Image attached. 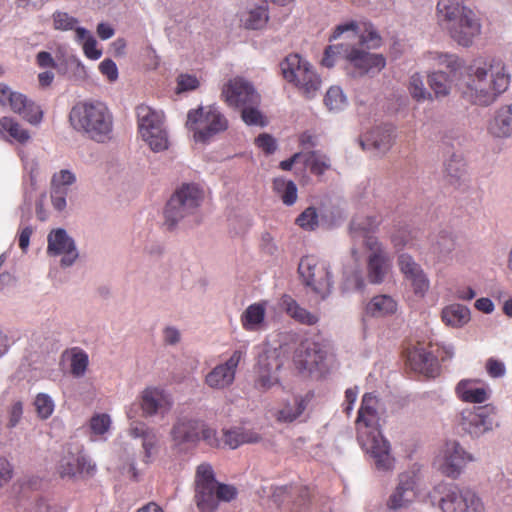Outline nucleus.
I'll return each mask as SVG.
<instances>
[{
  "label": "nucleus",
  "instance_id": "obj_56",
  "mask_svg": "<svg viewBox=\"0 0 512 512\" xmlns=\"http://www.w3.org/2000/svg\"><path fill=\"white\" fill-rule=\"evenodd\" d=\"M255 144L258 148H260L266 154L274 153L277 148L275 139L267 133L260 134L255 139Z\"/></svg>",
  "mask_w": 512,
  "mask_h": 512
},
{
  "label": "nucleus",
  "instance_id": "obj_11",
  "mask_svg": "<svg viewBox=\"0 0 512 512\" xmlns=\"http://www.w3.org/2000/svg\"><path fill=\"white\" fill-rule=\"evenodd\" d=\"M203 198L202 191L194 184H185L167 202L165 223L172 229L178 221L193 214Z\"/></svg>",
  "mask_w": 512,
  "mask_h": 512
},
{
  "label": "nucleus",
  "instance_id": "obj_44",
  "mask_svg": "<svg viewBox=\"0 0 512 512\" xmlns=\"http://www.w3.org/2000/svg\"><path fill=\"white\" fill-rule=\"evenodd\" d=\"M324 103L330 111H340L347 105V98L339 86H332L326 92Z\"/></svg>",
  "mask_w": 512,
  "mask_h": 512
},
{
  "label": "nucleus",
  "instance_id": "obj_47",
  "mask_svg": "<svg viewBox=\"0 0 512 512\" xmlns=\"http://www.w3.org/2000/svg\"><path fill=\"white\" fill-rule=\"evenodd\" d=\"M391 241L397 250L414 245V237L412 229L403 226L399 227L391 236Z\"/></svg>",
  "mask_w": 512,
  "mask_h": 512
},
{
  "label": "nucleus",
  "instance_id": "obj_51",
  "mask_svg": "<svg viewBox=\"0 0 512 512\" xmlns=\"http://www.w3.org/2000/svg\"><path fill=\"white\" fill-rule=\"evenodd\" d=\"M487 374L494 379L503 378L506 375L505 363L496 358H488L485 363Z\"/></svg>",
  "mask_w": 512,
  "mask_h": 512
},
{
  "label": "nucleus",
  "instance_id": "obj_42",
  "mask_svg": "<svg viewBox=\"0 0 512 512\" xmlns=\"http://www.w3.org/2000/svg\"><path fill=\"white\" fill-rule=\"evenodd\" d=\"M274 190L280 194L284 204L290 206L293 205L297 200V187L291 180L286 181L281 178L274 180Z\"/></svg>",
  "mask_w": 512,
  "mask_h": 512
},
{
  "label": "nucleus",
  "instance_id": "obj_27",
  "mask_svg": "<svg viewBox=\"0 0 512 512\" xmlns=\"http://www.w3.org/2000/svg\"><path fill=\"white\" fill-rule=\"evenodd\" d=\"M201 421L192 419L179 420L171 430V437L176 446L196 444L200 441Z\"/></svg>",
  "mask_w": 512,
  "mask_h": 512
},
{
  "label": "nucleus",
  "instance_id": "obj_59",
  "mask_svg": "<svg viewBox=\"0 0 512 512\" xmlns=\"http://www.w3.org/2000/svg\"><path fill=\"white\" fill-rule=\"evenodd\" d=\"M205 441L209 446L212 447H219L220 446V440L218 439L216 435V431L210 427H207L202 421H201V429H200V440Z\"/></svg>",
  "mask_w": 512,
  "mask_h": 512
},
{
  "label": "nucleus",
  "instance_id": "obj_55",
  "mask_svg": "<svg viewBox=\"0 0 512 512\" xmlns=\"http://www.w3.org/2000/svg\"><path fill=\"white\" fill-rule=\"evenodd\" d=\"M99 71L108 79L109 82H115L118 79V68L112 59H104L99 64Z\"/></svg>",
  "mask_w": 512,
  "mask_h": 512
},
{
  "label": "nucleus",
  "instance_id": "obj_34",
  "mask_svg": "<svg viewBox=\"0 0 512 512\" xmlns=\"http://www.w3.org/2000/svg\"><path fill=\"white\" fill-rule=\"evenodd\" d=\"M260 440L261 436L252 430L234 428L223 432V442L231 449H235L245 443H257Z\"/></svg>",
  "mask_w": 512,
  "mask_h": 512
},
{
  "label": "nucleus",
  "instance_id": "obj_16",
  "mask_svg": "<svg viewBox=\"0 0 512 512\" xmlns=\"http://www.w3.org/2000/svg\"><path fill=\"white\" fill-rule=\"evenodd\" d=\"M221 97L232 108L260 104L261 98L254 86L242 77L230 79L222 87Z\"/></svg>",
  "mask_w": 512,
  "mask_h": 512
},
{
  "label": "nucleus",
  "instance_id": "obj_3",
  "mask_svg": "<svg viewBox=\"0 0 512 512\" xmlns=\"http://www.w3.org/2000/svg\"><path fill=\"white\" fill-rule=\"evenodd\" d=\"M378 405L376 395H363L355 421L356 439L361 448L374 459L378 470L389 471L394 467V458L390 443L382 434Z\"/></svg>",
  "mask_w": 512,
  "mask_h": 512
},
{
  "label": "nucleus",
  "instance_id": "obj_60",
  "mask_svg": "<svg viewBox=\"0 0 512 512\" xmlns=\"http://www.w3.org/2000/svg\"><path fill=\"white\" fill-rule=\"evenodd\" d=\"M13 477V467L11 463L0 455V488L7 484Z\"/></svg>",
  "mask_w": 512,
  "mask_h": 512
},
{
  "label": "nucleus",
  "instance_id": "obj_43",
  "mask_svg": "<svg viewBox=\"0 0 512 512\" xmlns=\"http://www.w3.org/2000/svg\"><path fill=\"white\" fill-rule=\"evenodd\" d=\"M141 136L143 140L149 145V147L155 152L164 151L168 148V136L164 127L149 131L147 132V135Z\"/></svg>",
  "mask_w": 512,
  "mask_h": 512
},
{
  "label": "nucleus",
  "instance_id": "obj_63",
  "mask_svg": "<svg viewBox=\"0 0 512 512\" xmlns=\"http://www.w3.org/2000/svg\"><path fill=\"white\" fill-rule=\"evenodd\" d=\"M476 296L475 290L470 286H459L455 290V297L460 300H472Z\"/></svg>",
  "mask_w": 512,
  "mask_h": 512
},
{
  "label": "nucleus",
  "instance_id": "obj_4",
  "mask_svg": "<svg viewBox=\"0 0 512 512\" xmlns=\"http://www.w3.org/2000/svg\"><path fill=\"white\" fill-rule=\"evenodd\" d=\"M436 10L439 25L459 46H472L481 34L480 18L463 0H439Z\"/></svg>",
  "mask_w": 512,
  "mask_h": 512
},
{
  "label": "nucleus",
  "instance_id": "obj_46",
  "mask_svg": "<svg viewBox=\"0 0 512 512\" xmlns=\"http://www.w3.org/2000/svg\"><path fill=\"white\" fill-rule=\"evenodd\" d=\"M53 28L59 31H71L79 28L78 19L69 15L67 12L55 11L52 14Z\"/></svg>",
  "mask_w": 512,
  "mask_h": 512
},
{
  "label": "nucleus",
  "instance_id": "obj_7",
  "mask_svg": "<svg viewBox=\"0 0 512 512\" xmlns=\"http://www.w3.org/2000/svg\"><path fill=\"white\" fill-rule=\"evenodd\" d=\"M237 496V489L218 483L213 468L208 463L200 464L195 473V502L201 512H214L219 501L229 502Z\"/></svg>",
  "mask_w": 512,
  "mask_h": 512
},
{
  "label": "nucleus",
  "instance_id": "obj_14",
  "mask_svg": "<svg viewBox=\"0 0 512 512\" xmlns=\"http://www.w3.org/2000/svg\"><path fill=\"white\" fill-rule=\"evenodd\" d=\"M497 408L492 404L466 409L461 413L462 429L473 437H480L499 426Z\"/></svg>",
  "mask_w": 512,
  "mask_h": 512
},
{
  "label": "nucleus",
  "instance_id": "obj_8",
  "mask_svg": "<svg viewBox=\"0 0 512 512\" xmlns=\"http://www.w3.org/2000/svg\"><path fill=\"white\" fill-rule=\"evenodd\" d=\"M280 67L284 79L293 83L306 98H312L319 90L320 77L313 66L299 54H289Z\"/></svg>",
  "mask_w": 512,
  "mask_h": 512
},
{
  "label": "nucleus",
  "instance_id": "obj_9",
  "mask_svg": "<svg viewBox=\"0 0 512 512\" xmlns=\"http://www.w3.org/2000/svg\"><path fill=\"white\" fill-rule=\"evenodd\" d=\"M186 126L196 142L207 143L228 128V121L214 106L199 107L188 112Z\"/></svg>",
  "mask_w": 512,
  "mask_h": 512
},
{
  "label": "nucleus",
  "instance_id": "obj_2",
  "mask_svg": "<svg viewBox=\"0 0 512 512\" xmlns=\"http://www.w3.org/2000/svg\"><path fill=\"white\" fill-rule=\"evenodd\" d=\"M337 39L342 41L325 48L323 66L331 68L337 59H343L354 77L379 73L385 67L386 59L382 54L367 51L382 45V38L372 23L349 21L337 25L329 40Z\"/></svg>",
  "mask_w": 512,
  "mask_h": 512
},
{
  "label": "nucleus",
  "instance_id": "obj_12",
  "mask_svg": "<svg viewBox=\"0 0 512 512\" xmlns=\"http://www.w3.org/2000/svg\"><path fill=\"white\" fill-rule=\"evenodd\" d=\"M298 271L304 284L320 300H324L330 294L332 281L325 262L314 256H306L301 259Z\"/></svg>",
  "mask_w": 512,
  "mask_h": 512
},
{
  "label": "nucleus",
  "instance_id": "obj_21",
  "mask_svg": "<svg viewBox=\"0 0 512 512\" xmlns=\"http://www.w3.org/2000/svg\"><path fill=\"white\" fill-rule=\"evenodd\" d=\"M47 252L53 256L63 255L62 266L72 265L78 257L74 241L64 229L54 230L48 235Z\"/></svg>",
  "mask_w": 512,
  "mask_h": 512
},
{
  "label": "nucleus",
  "instance_id": "obj_17",
  "mask_svg": "<svg viewBox=\"0 0 512 512\" xmlns=\"http://www.w3.org/2000/svg\"><path fill=\"white\" fill-rule=\"evenodd\" d=\"M365 245L371 251L367 259L368 281L381 284L391 269V259L376 238L368 237Z\"/></svg>",
  "mask_w": 512,
  "mask_h": 512
},
{
  "label": "nucleus",
  "instance_id": "obj_64",
  "mask_svg": "<svg viewBox=\"0 0 512 512\" xmlns=\"http://www.w3.org/2000/svg\"><path fill=\"white\" fill-rule=\"evenodd\" d=\"M64 194H65L64 191L57 190V189H52V192H51V199H52L53 206L59 211L64 209L66 206V199H65Z\"/></svg>",
  "mask_w": 512,
  "mask_h": 512
},
{
  "label": "nucleus",
  "instance_id": "obj_5",
  "mask_svg": "<svg viewBox=\"0 0 512 512\" xmlns=\"http://www.w3.org/2000/svg\"><path fill=\"white\" fill-rule=\"evenodd\" d=\"M72 128L88 138L104 143L111 139L113 115L107 105L98 100H83L75 103L69 112Z\"/></svg>",
  "mask_w": 512,
  "mask_h": 512
},
{
  "label": "nucleus",
  "instance_id": "obj_45",
  "mask_svg": "<svg viewBox=\"0 0 512 512\" xmlns=\"http://www.w3.org/2000/svg\"><path fill=\"white\" fill-rule=\"evenodd\" d=\"M259 105L260 104L243 105L239 108L241 110V118L245 124L260 127H264L267 124L265 117L258 109Z\"/></svg>",
  "mask_w": 512,
  "mask_h": 512
},
{
  "label": "nucleus",
  "instance_id": "obj_38",
  "mask_svg": "<svg viewBox=\"0 0 512 512\" xmlns=\"http://www.w3.org/2000/svg\"><path fill=\"white\" fill-rule=\"evenodd\" d=\"M63 357L70 360V372L74 377H81L85 374L89 364L88 354L78 347L66 350Z\"/></svg>",
  "mask_w": 512,
  "mask_h": 512
},
{
  "label": "nucleus",
  "instance_id": "obj_22",
  "mask_svg": "<svg viewBox=\"0 0 512 512\" xmlns=\"http://www.w3.org/2000/svg\"><path fill=\"white\" fill-rule=\"evenodd\" d=\"M282 360L274 354H263L259 357L257 365V378L255 387L266 391L279 383L278 371L281 369Z\"/></svg>",
  "mask_w": 512,
  "mask_h": 512
},
{
  "label": "nucleus",
  "instance_id": "obj_50",
  "mask_svg": "<svg viewBox=\"0 0 512 512\" xmlns=\"http://www.w3.org/2000/svg\"><path fill=\"white\" fill-rule=\"evenodd\" d=\"M400 271L414 285L416 283V263L411 255L401 254L398 258Z\"/></svg>",
  "mask_w": 512,
  "mask_h": 512
},
{
  "label": "nucleus",
  "instance_id": "obj_36",
  "mask_svg": "<svg viewBox=\"0 0 512 512\" xmlns=\"http://www.w3.org/2000/svg\"><path fill=\"white\" fill-rule=\"evenodd\" d=\"M266 303H254L249 305L241 315V324L247 331H255L265 319Z\"/></svg>",
  "mask_w": 512,
  "mask_h": 512
},
{
  "label": "nucleus",
  "instance_id": "obj_24",
  "mask_svg": "<svg viewBox=\"0 0 512 512\" xmlns=\"http://www.w3.org/2000/svg\"><path fill=\"white\" fill-rule=\"evenodd\" d=\"M455 393L463 402L484 403L491 397V389L488 384L480 379H462L456 387Z\"/></svg>",
  "mask_w": 512,
  "mask_h": 512
},
{
  "label": "nucleus",
  "instance_id": "obj_28",
  "mask_svg": "<svg viewBox=\"0 0 512 512\" xmlns=\"http://www.w3.org/2000/svg\"><path fill=\"white\" fill-rule=\"evenodd\" d=\"M138 128L141 135L163 127L164 115L162 112L152 109L150 106L141 104L136 109Z\"/></svg>",
  "mask_w": 512,
  "mask_h": 512
},
{
  "label": "nucleus",
  "instance_id": "obj_10",
  "mask_svg": "<svg viewBox=\"0 0 512 512\" xmlns=\"http://www.w3.org/2000/svg\"><path fill=\"white\" fill-rule=\"evenodd\" d=\"M473 461L474 456L458 441L448 440L439 449L432 464L443 476L457 480L464 473L467 465Z\"/></svg>",
  "mask_w": 512,
  "mask_h": 512
},
{
  "label": "nucleus",
  "instance_id": "obj_13",
  "mask_svg": "<svg viewBox=\"0 0 512 512\" xmlns=\"http://www.w3.org/2000/svg\"><path fill=\"white\" fill-rule=\"evenodd\" d=\"M454 356V347L450 344L440 345L437 342L418 340V374L427 378L439 376L441 366L439 358L442 361L451 359Z\"/></svg>",
  "mask_w": 512,
  "mask_h": 512
},
{
  "label": "nucleus",
  "instance_id": "obj_49",
  "mask_svg": "<svg viewBox=\"0 0 512 512\" xmlns=\"http://www.w3.org/2000/svg\"><path fill=\"white\" fill-rule=\"evenodd\" d=\"M36 412L41 419L49 418L54 411V402L45 393H39L34 401Z\"/></svg>",
  "mask_w": 512,
  "mask_h": 512
},
{
  "label": "nucleus",
  "instance_id": "obj_40",
  "mask_svg": "<svg viewBox=\"0 0 512 512\" xmlns=\"http://www.w3.org/2000/svg\"><path fill=\"white\" fill-rule=\"evenodd\" d=\"M369 145L380 152H386L390 149L393 142L392 130L376 129L373 130L366 139Z\"/></svg>",
  "mask_w": 512,
  "mask_h": 512
},
{
  "label": "nucleus",
  "instance_id": "obj_39",
  "mask_svg": "<svg viewBox=\"0 0 512 512\" xmlns=\"http://www.w3.org/2000/svg\"><path fill=\"white\" fill-rule=\"evenodd\" d=\"M0 131L7 133L13 140L22 144L30 138L29 132L10 117H2L0 119Z\"/></svg>",
  "mask_w": 512,
  "mask_h": 512
},
{
  "label": "nucleus",
  "instance_id": "obj_37",
  "mask_svg": "<svg viewBox=\"0 0 512 512\" xmlns=\"http://www.w3.org/2000/svg\"><path fill=\"white\" fill-rule=\"evenodd\" d=\"M75 41L82 45L84 55L91 60H98L102 50L97 48V41L86 28H77Z\"/></svg>",
  "mask_w": 512,
  "mask_h": 512
},
{
  "label": "nucleus",
  "instance_id": "obj_23",
  "mask_svg": "<svg viewBox=\"0 0 512 512\" xmlns=\"http://www.w3.org/2000/svg\"><path fill=\"white\" fill-rule=\"evenodd\" d=\"M416 499V472L407 471L399 475V482L389 498L388 506L391 509L405 508Z\"/></svg>",
  "mask_w": 512,
  "mask_h": 512
},
{
  "label": "nucleus",
  "instance_id": "obj_35",
  "mask_svg": "<svg viewBox=\"0 0 512 512\" xmlns=\"http://www.w3.org/2000/svg\"><path fill=\"white\" fill-rule=\"evenodd\" d=\"M269 19L267 5H260L243 12L240 21L246 29L258 30L267 24Z\"/></svg>",
  "mask_w": 512,
  "mask_h": 512
},
{
  "label": "nucleus",
  "instance_id": "obj_15",
  "mask_svg": "<svg viewBox=\"0 0 512 512\" xmlns=\"http://www.w3.org/2000/svg\"><path fill=\"white\" fill-rule=\"evenodd\" d=\"M0 104L8 106L30 124L37 125L42 121L43 111L39 105L28 99L24 94L12 91L6 84H0Z\"/></svg>",
  "mask_w": 512,
  "mask_h": 512
},
{
  "label": "nucleus",
  "instance_id": "obj_57",
  "mask_svg": "<svg viewBox=\"0 0 512 512\" xmlns=\"http://www.w3.org/2000/svg\"><path fill=\"white\" fill-rule=\"evenodd\" d=\"M9 420L7 423L8 428H14L22 418L23 415V404L17 400L11 404L8 409Z\"/></svg>",
  "mask_w": 512,
  "mask_h": 512
},
{
  "label": "nucleus",
  "instance_id": "obj_20",
  "mask_svg": "<svg viewBox=\"0 0 512 512\" xmlns=\"http://www.w3.org/2000/svg\"><path fill=\"white\" fill-rule=\"evenodd\" d=\"M326 352L320 344L311 341L302 342L296 349L293 362L300 372H313L324 361Z\"/></svg>",
  "mask_w": 512,
  "mask_h": 512
},
{
  "label": "nucleus",
  "instance_id": "obj_62",
  "mask_svg": "<svg viewBox=\"0 0 512 512\" xmlns=\"http://www.w3.org/2000/svg\"><path fill=\"white\" fill-rule=\"evenodd\" d=\"M36 63L41 68H57V63L47 51H40L36 56Z\"/></svg>",
  "mask_w": 512,
  "mask_h": 512
},
{
  "label": "nucleus",
  "instance_id": "obj_18",
  "mask_svg": "<svg viewBox=\"0 0 512 512\" xmlns=\"http://www.w3.org/2000/svg\"><path fill=\"white\" fill-rule=\"evenodd\" d=\"M245 352L235 350L224 363L215 366L205 377V383L212 389H225L235 380V373Z\"/></svg>",
  "mask_w": 512,
  "mask_h": 512
},
{
  "label": "nucleus",
  "instance_id": "obj_53",
  "mask_svg": "<svg viewBox=\"0 0 512 512\" xmlns=\"http://www.w3.org/2000/svg\"><path fill=\"white\" fill-rule=\"evenodd\" d=\"M75 182V175L69 170H61L52 177V189L62 190L63 187Z\"/></svg>",
  "mask_w": 512,
  "mask_h": 512
},
{
  "label": "nucleus",
  "instance_id": "obj_1",
  "mask_svg": "<svg viewBox=\"0 0 512 512\" xmlns=\"http://www.w3.org/2000/svg\"><path fill=\"white\" fill-rule=\"evenodd\" d=\"M421 67L428 74V84L435 96L445 97L451 91L449 75L440 68H446L455 75L464 68V74L456 84L462 100L479 107H489L505 93L511 82L506 64L499 58H475L465 66L459 55L450 52L429 51L421 58Z\"/></svg>",
  "mask_w": 512,
  "mask_h": 512
},
{
  "label": "nucleus",
  "instance_id": "obj_41",
  "mask_svg": "<svg viewBox=\"0 0 512 512\" xmlns=\"http://www.w3.org/2000/svg\"><path fill=\"white\" fill-rule=\"evenodd\" d=\"M304 164L312 174L322 175L330 168V159L319 151H312L305 156Z\"/></svg>",
  "mask_w": 512,
  "mask_h": 512
},
{
  "label": "nucleus",
  "instance_id": "obj_31",
  "mask_svg": "<svg viewBox=\"0 0 512 512\" xmlns=\"http://www.w3.org/2000/svg\"><path fill=\"white\" fill-rule=\"evenodd\" d=\"M471 319L470 309L464 305L454 303L442 310V320L450 327L460 328L466 325Z\"/></svg>",
  "mask_w": 512,
  "mask_h": 512
},
{
  "label": "nucleus",
  "instance_id": "obj_54",
  "mask_svg": "<svg viewBox=\"0 0 512 512\" xmlns=\"http://www.w3.org/2000/svg\"><path fill=\"white\" fill-rule=\"evenodd\" d=\"M402 358L405 364V370L410 373L416 372V348L412 344L403 347Z\"/></svg>",
  "mask_w": 512,
  "mask_h": 512
},
{
  "label": "nucleus",
  "instance_id": "obj_61",
  "mask_svg": "<svg viewBox=\"0 0 512 512\" xmlns=\"http://www.w3.org/2000/svg\"><path fill=\"white\" fill-rule=\"evenodd\" d=\"M142 439L146 462H149L157 443V435L153 430H151Z\"/></svg>",
  "mask_w": 512,
  "mask_h": 512
},
{
  "label": "nucleus",
  "instance_id": "obj_32",
  "mask_svg": "<svg viewBox=\"0 0 512 512\" xmlns=\"http://www.w3.org/2000/svg\"><path fill=\"white\" fill-rule=\"evenodd\" d=\"M306 401L302 397L294 398L293 402H285L273 416L279 423H291L299 418L306 409Z\"/></svg>",
  "mask_w": 512,
  "mask_h": 512
},
{
  "label": "nucleus",
  "instance_id": "obj_52",
  "mask_svg": "<svg viewBox=\"0 0 512 512\" xmlns=\"http://www.w3.org/2000/svg\"><path fill=\"white\" fill-rule=\"evenodd\" d=\"M111 420L107 414H97L90 420V428L96 435H103L110 427Z\"/></svg>",
  "mask_w": 512,
  "mask_h": 512
},
{
  "label": "nucleus",
  "instance_id": "obj_48",
  "mask_svg": "<svg viewBox=\"0 0 512 512\" xmlns=\"http://www.w3.org/2000/svg\"><path fill=\"white\" fill-rule=\"evenodd\" d=\"M296 224L304 230L313 231L318 227V213L314 207L306 208L297 218Z\"/></svg>",
  "mask_w": 512,
  "mask_h": 512
},
{
  "label": "nucleus",
  "instance_id": "obj_29",
  "mask_svg": "<svg viewBox=\"0 0 512 512\" xmlns=\"http://www.w3.org/2000/svg\"><path fill=\"white\" fill-rule=\"evenodd\" d=\"M281 304L286 313L301 324L312 326L319 320L317 315L301 307L290 295H283Z\"/></svg>",
  "mask_w": 512,
  "mask_h": 512
},
{
  "label": "nucleus",
  "instance_id": "obj_25",
  "mask_svg": "<svg viewBox=\"0 0 512 512\" xmlns=\"http://www.w3.org/2000/svg\"><path fill=\"white\" fill-rule=\"evenodd\" d=\"M171 406L172 402L169 396L162 389L148 387L141 394V408L146 416L166 413Z\"/></svg>",
  "mask_w": 512,
  "mask_h": 512
},
{
  "label": "nucleus",
  "instance_id": "obj_26",
  "mask_svg": "<svg viewBox=\"0 0 512 512\" xmlns=\"http://www.w3.org/2000/svg\"><path fill=\"white\" fill-rule=\"evenodd\" d=\"M488 133L498 139L512 137V103L500 106L489 121Z\"/></svg>",
  "mask_w": 512,
  "mask_h": 512
},
{
  "label": "nucleus",
  "instance_id": "obj_58",
  "mask_svg": "<svg viewBox=\"0 0 512 512\" xmlns=\"http://www.w3.org/2000/svg\"><path fill=\"white\" fill-rule=\"evenodd\" d=\"M199 82L195 76L188 74H181L177 79V90L178 92L188 91L196 89Z\"/></svg>",
  "mask_w": 512,
  "mask_h": 512
},
{
  "label": "nucleus",
  "instance_id": "obj_30",
  "mask_svg": "<svg viewBox=\"0 0 512 512\" xmlns=\"http://www.w3.org/2000/svg\"><path fill=\"white\" fill-rule=\"evenodd\" d=\"M397 311L396 301L389 295L374 296L366 305V313L375 318L386 317Z\"/></svg>",
  "mask_w": 512,
  "mask_h": 512
},
{
  "label": "nucleus",
  "instance_id": "obj_6",
  "mask_svg": "<svg viewBox=\"0 0 512 512\" xmlns=\"http://www.w3.org/2000/svg\"><path fill=\"white\" fill-rule=\"evenodd\" d=\"M418 502L442 512H484V504L474 491L443 481L418 491Z\"/></svg>",
  "mask_w": 512,
  "mask_h": 512
},
{
  "label": "nucleus",
  "instance_id": "obj_19",
  "mask_svg": "<svg viewBox=\"0 0 512 512\" xmlns=\"http://www.w3.org/2000/svg\"><path fill=\"white\" fill-rule=\"evenodd\" d=\"M57 469L60 476L64 478L82 473L92 474L95 471V466L86 458L80 447L72 449L69 446L60 459Z\"/></svg>",
  "mask_w": 512,
  "mask_h": 512
},
{
  "label": "nucleus",
  "instance_id": "obj_33",
  "mask_svg": "<svg viewBox=\"0 0 512 512\" xmlns=\"http://www.w3.org/2000/svg\"><path fill=\"white\" fill-rule=\"evenodd\" d=\"M445 177L452 184L461 181L466 175V163L462 153L453 152L444 161Z\"/></svg>",
  "mask_w": 512,
  "mask_h": 512
}]
</instances>
